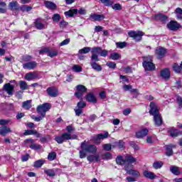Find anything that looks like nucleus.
<instances>
[{"label": "nucleus", "instance_id": "obj_1", "mask_svg": "<svg viewBox=\"0 0 182 182\" xmlns=\"http://www.w3.org/2000/svg\"><path fill=\"white\" fill-rule=\"evenodd\" d=\"M109 53L107 50H103L100 47H94L91 51V61L90 63L91 68L96 72H102V65L97 64L96 62H99V55L102 58H106Z\"/></svg>", "mask_w": 182, "mask_h": 182}, {"label": "nucleus", "instance_id": "obj_2", "mask_svg": "<svg viewBox=\"0 0 182 182\" xmlns=\"http://www.w3.org/2000/svg\"><path fill=\"white\" fill-rule=\"evenodd\" d=\"M149 114L151 116H154V122L155 124L159 127L163 124V119H161V115L160 114V112L159 111V108H157V105L154 102H151L150 103Z\"/></svg>", "mask_w": 182, "mask_h": 182}, {"label": "nucleus", "instance_id": "obj_3", "mask_svg": "<svg viewBox=\"0 0 182 182\" xmlns=\"http://www.w3.org/2000/svg\"><path fill=\"white\" fill-rule=\"evenodd\" d=\"M153 57L151 55H148L143 58L142 65L144 68L145 70H154L156 69V65L153 63L151 60Z\"/></svg>", "mask_w": 182, "mask_h": 182}, {"label": "nucleus", "instance_id": "obj_4", "mask_svg": "<svg viewBox=\"0 0 182 182\" xmlns=\"http://www.w3.org/2000/svg\"><path fill=\"white\" fill-rule=\"evenodd\" d=\"M81 150H85L86 153L90 154H96L97 153V147L93 144H89V142L84 141L81 143Z\"/></svg>", "mask_w": 182, "mask_h": 182}, {"label": "nucleus", "instance_id": "obj_5", "mask_svg": "<svg viewBox=\"0 0 182 182\" xmlns=\"http://www.w3.org/2000/svg\"><path fill=\"white\" fill-rule=\"evenodd\" d=\"M100 2L104 5V6L112 7L114 11H122V7L121 4H114L112 0H100Z\"/></svg>", "mask_w": 182, "mask_h": 182}, {"label": "nucleus", "instance_id": "obj_6", "mask_svg": "<svg viewBox=\"0 0 182 182\" xmlns=\"http://www.w3.org/2000/svg\"><path fill=\"white\" fill-rule=\"evenodd\" d=\"M34 25L36 29H38L39 31H42V29H46L48 28V22H46V20L41 18L36 19Z\"/></svg>", "mask_w": 182, "mask_h": 182}, {"label": "nucleus", "instance_id": "obj_7", "mask_svg": "<svg viewBox=\"0 0 182 182\" xmlns=\"http://www.w3.org/2000/svg\"><path fill=\"white\" fill-rule=\"evenodd\" d=\"M50 109V104L49 103H44L41 105H39L37 107V112L38 114H41V116H43V117H45L46 116V112H48Z\"/></svg>", "mask_w": 182, "mask_h": 182}, {"label": "nucleus", "instance_id": "obj_8", "mask_svg": "<svg viewBox=\"0 0 182 182\" xmlns=\"http://www.w3.org/2000/svg\"><path fill=\"white\" fill-rule=\"evenodd\" d=\"M77 12L80 15H86V10L85 9H80L78 11L77 9H70L69 11H65L64 15L69 18H72L74 15H77Z\"/></svg>", "mask_w": 182, "mask_h": 182}, {"label": "nucleus", "instance_id": "obj_9", "mask_svg": "<svg viewBox=\"0 0 182 182\" xmlns=\"http://www.w3.org/2000/svg\"><path fill=\"white\" fill-rule=\"evenodd\" d=\"M55 140L58 143V144H62L64 141L72 140V135L68 133H63L60 136H55Z\"/></svg>", "mask_w": 182, "mask_h": 182}, {"label": "nucleus", "instance_id": "obj_10", "mask_svg": "<svg viewBox=\"0 0 182 182\" xmlns=\"http://www.w3.org/2000/svg\"><path fill=\"white\" fill-rule=\"evenodd\" d=\"M128 35L130 38H133L136 42H139L141 38H143L144 33H143L142 31H131L128 33Z\"/></svg>", "mask_w": 182, "mask_h": 182}, {"label": "nucleus", "instance_id": "obj_11", "mask_svg": "<svg viewBox=\"0 0 182 182\" xmlns=\"http://www.w3.org/2000/svg\"><path fill=\"white\" fill-rule=\"evenodd\" d=\"M124 170L127 171V174H129V176H132L134 178H139L141 176L140 172L137 170L134 169H130V166L129 167V165H125Z\"/></svg>", "mask_w": 182, "mask_h": 182}, {"label": "nucleus", "instance_id": "obj_12", "mask_svg": "<svg viewBox=\"0 0 182 182\" xmlns=\"http://www.w3.org/2000/svg\"><path fill=\"white\" fill-rule=\"evenodd\" d=\"M107 137H109V132L95 135L92 137V140L95 144H100L101 140H105V139H107Z\"/></svg>", "mask_w": 182, "mask_h": 182}, {"label": "nucleus", "instance_id": "obj_13", "mask_svg": "<svg viewBox=\"0 0 182 182\" xmlns=\"http://www.w3.org/2000/svg\"><path fill=\"white\" fill-rule=\"evenodd\" d=\"M46 92L50 97H57L59 95V90L56 87H49L47 88Z\"/></svg>", "mask_w": 182, "mask_h": 182}, {"label": "nucleus", "instance_id": "obj_14", "mask_svg": "<svg viewBox=\"0 0 182 182\" xmlns=\"http://www.w3.org/2000/svg\"><path fill=\"white\" fill-rule=\"evenodd\" d=\"M25 143H27L30 149H32V150H41L42 149V146L35 144V140L32 139H26Z\"/></svg>", "mask_w": 182, "mask_h": 182}, {"label": "nucleus", "instance_id": "obj_15", "mask_svg": "<svg viewBox=\"0 0 182 182\" xmlns=\"http://www.w3.org/2000/svg\"><path fill=\"white\" fill-rule=\"evenodd\" d=\"M166 26L170 31H178L181 28V25L175 21H171Z\"/></svg>", "mask_w": 182, "mask_h": 182}, {"label": "nucleus", "instance_id": "obj_16", "mask_svg": "<svg viewBox=\"0 0 182 182\" xmlns=\"http://www.w3.org/2000/svg\"><path fill=\"white\" fill-rule=\"evenodd\" d=\"M4 90H5L9 96H12L14 92H15V85H11V83H6L4 85Z\"/></svg>", "mask_w": 182, "mask_h": 182}, {"label": "nucleus", "instance_id": "obj_17", "mask_svg": "<svg viewBox=\"0 0 182 182\" xmlns=\"http://www.w3.org/2000/svg\"><path fill=\"white\" fill-rule=\"evenodd\" d=\"M124 159H125V166H128V167H131V164H133V163H136V161H137L136 158L129 154H127L124 156Z\"/></svg>", "mask_w": 182, "mask_h": 182}, {"label": "nucleus", "instance_id": "obj_18", "mask_svg": "<svg viewBox=\"0 0 182 182\" xmlns=\"http://www.w3.org/2000/svg\"><path fill=\"white\" fill-rule=\"evenodd\" d=\"M36 66H38L36 61H28V63L23 64V68L24 69H28V70H33Z\"/></svg>", "mask_w": 182, "mask_h": 182}, {"label": "nucleus", "instance_id": "obj_19", "mask_svg": "<svg viewBox=\"0 0 182 182\" xmlns=\"http://www.w3.org/2000/svg\"><path fill=\"white\" fill-rule=\"evenodd\" d=\"M147 134H149V129L145 128L136 132V139H143V137H146Z\"/></svg>", "mask_w": 182, "mask_h": 182}, {"label": "nucleus", "instance_id": "obj_20", "mask_svg": "<svg viewBox=\"0 0 182 182\" xmlns=\"http://www.w3.org/2000/svg\"><path fill=\"white\" fill-rule=\"evenodd\" d=\"M166 52L167 51L166 50L165 48H159L158 49L156 50V58L158 59H162V58H164V55H166Z\"/></svg>", "mask_w": 182, "mask_h": 182}, {"label": "nucleus", "instance_id": "obj_21", "mask_svg": "<svg viewBox=\"0 0 182 182\" xmlns=\"http://www.w3.org/2000/svg\"><path fill=\"white\" fill-rule=\"evenodd\" d=\"M9 8L11 11H19L21 6L17 1H11L9 4Z\"/></svg>", "mask_w": 182, "mask_h": 182}, {"label": "nucleus", "instance_id": "obj_22", "mask_svg": "<svg viewBox=\"0 0 182 182\" xmlns=\"http://www.w3.org/2000/svg\"><path fill=\"white\" fill-rule=\"evenodd\" d=\"M143 175L146 177V178H149V180H154V178H157V176H156L154 173L149 171H144Z\"/></svg>", "mask_w": 182, "mask_h": 182}, {"label": "nucleus", "instance_id": "obj_23", "mask_svg": "<svg viewBox=\"0 0 182 182\" xmlns=\"http://www.w3.org/2000/svg\"><path fill=\"white\" fill-rule=\"evenodd\" d=\"M85 99L87 102H90V103H96L97 100L93 93L90 92L85 96Z\"/></svg>", "mask_w": 182, "mask_h": 182}, {"label": "nucleus", "instance_id": "obj_24", "mask_svg": "<svg viewBox=\"0 0 182 182\" xmlns=\"http://www.w3.org/2000/svg\"><path fill=\"white\" fill-rule=\"evenodd\" d=\"M161 76L163 79H170L171 73L168 68H164L161 71Z\"/></svg>", "mask_w": 182, "mask_h": 182}, {"label": "nucleus", "instance_id": "obj_25", "mask_svg": "<svg viewBox=\"0 0 182 182\" xmlns=\"http://www.w3.org/2000/svg\"><path fill=\"white\" fill-rule=\"evenodd\" d=\"M44 4L46 6V8H47L48 9H51L52 11H54L57 8L56 4L50 1H45Z\"/></svg>", "mask_w": 182, "mask_h": 182}, {"label": "nucleus", "instance_id": "obj_26", "mask_svg": "<svg viewBox=\"0 0 182 182\" xmlns=\"http://www.w3.org/2000/svg\"><path fill=\"white\" fill-rule=\"evenodd\" d=\"M90 18L92 19V21H97L100 22L102 19H105V15L102 14H92L90 16Z\"/></svg>", "mask_w": 182, "mask_h": 182}, {"label": "nucleus", "instance_id": "obj_27", "mask_svg": "<svg viewBox=\"0 0 182 182\" xmlns=\"http://www.w3.org/2000/svg\"><path fill=\"white\" fill-rule=\"evenodd\" d=\"M155 19L156 21H161V22L166 23L167 19H168V17L164 14H159L155 15Z\"/></svg>", "mask_w": 182, "mask_h": 182}, {"label": "nucleus", "instance_id": "obj_28", "mask_svg": "<svg viewBox=\"0 0 182 182\" xmlns=\"http://www.w3.org/2000/svg\"><path fill=\"white\" fill-rule=\"evenodd\" d=\"M11 128L6 127V126H3L0 127V134L1 136H6L8 133H11Z\"/></svg>", "mask_w": 182, "mask_h": 182}, {"label": "nucleus", "instance_id": "obj_29", "mask_svg": "<svg viewBox=\"0 0 182 182\" xmlns=\"http://www.w3.org/2000/svg\"><path fill=\"white\" fill-rule=\"evenodd\" d=\"M100 156L99 154H96V155H89L88 156H87V161H90V163H92L93 161H100Z\"/></svg>", "mask_w": 182, "mask_h": 182}, {"label": "nucleus", "instance_id": "obj_30", "mask_svg": "<svg viewBox=\"0 0 182 182\" xmlns=\"http://www.w3.org/2000/svg\"><path fill=\"white\" fill-rule=\"evenodd\" d=\"M116 162L119 166H124V167H126V160L125 158H123V156H118L116 159Z\"/></svg>", "mask_w": 182, "mask_h": 182}, {"label": "nucleus", "instance_id": "obj_31", "mask_svg": "<svg viewBox=\"0 0 182 182\" xmlns=\"http://www.w3.org/2000/svg\"><path fill=\"white\" fill-rule=\"evenodd\" d=\"M170 171L172 173V174H174V176H180V168L178 166H172L170 167Z\"/></svg>", "mask_w": 182, "mask_h": 182}, {"label": "nucleus", "instance_id": "obj_32", "mask_svg": "<svg viewBox=\"0 0 182 182\" xmlns=\"http://www.w3.org/2000/svg\"><path fill=\"white\" fill-rule=\"evenodd\" d=\"M22 107L25 110H29L32 107V100H27L22 102Z\"/></svg>", "mask_w": 182, "mask_h": 182}, {"label": "nucleus", "instance_id": "obj_33", "mask_svg": "<svg viewBox=\"0 0 182 182\" xmlns=\"http://www.w3.org/2000/svg\"><path fill=\"white\" fill-rule=\"evenodd\" d=\"M18 84L21 90H29V85H28L26 81L21 80Z\"/></svg>", "mask_w": 182, "mask_h": 182}, {"label": "nucleus", "instance_id": "obj_34", "mask_svg": "<svg viewBox=\"0 0 182 182\" xmlns=\"http://www.w3.org/2000/svg\"><path fill=\"white\" fill-rule=\"evenodd\" d=\"M173 147H176V146L173 144H169L166 146V156H173Z\"/></svg>", "mask_w": 182, "mask_h": 182}, {"label": "nucleus", "instance_id": "obj_35", "mask_svg": "<svg viewBox=\"0 0 182 182\" xmlns=\"http://www.w3.org/2000/svg\"><path fill=\"white\" fill-rule=\"evenodd\" d=\"M25 79L26 80H28V82H30V80H33V79H36V74L33 73H28L26 74Z\"/></svg>", "mask_w": 182, "mask_h": 182}, {"label": "nucleus", "instance_id": "obj_36", "mask_svg": "<svg viewBox=\"0 0 182 182\" xmlns=\"http://www.w3.org/2000/svg\"><path fill=\"white\" fill-rule=\"evenodd\" d=\"M164 164V163H163V161H156L154 162L153 167L156 170H159V168H161L163 167Z\"/></svg>", "mask_w": 182, "mask_h": 182}, {"label": "nucleus", "instance_id": "obj_37", "mask_svg": "<svg viewBox=\"0 0 182 182\" xmlns=\"http://www.w3.org/2000/svg\"><path fill=\"white\" fill-rule=\"evenodd\" d=\"M32 134L37 135V137H39V134H38V132L35 129L26 130L24 132V136H31Z\"/></svg>", "mask_w": 182, "mask_h": 182}, {"label": "nucleus", "instance_id": "obj_38", "mask_svg": "<svg viewBox=\"0 0 182 182\" xmlns=\"http://www.w3.org/2000/svg\"><path fill=\"white\" fill-rule=\"evenodd\" d=\"M44 173L48 176V177H55L56 176L54 169H45Z\"/></svg>", "mask_w": 182, "mask_h": 182}, {"label": "nucleus", "instance_id": "obj_39", "mask_svg": "<svg viewBox=\"0 0 182 182\" xmlns=\"http://www.w3.org/2000/svg\"><path fill=\"white\" fill-rule=\"evenodd\" d=\"M43 164H45V161L40 159L34 162L33 167H35V168H39L43 166Z\"/></svg>", "mask_w": 182, "mask_h": 182}, {"label": "nucleus", "instance_id": "obj_40", "mask_svg": "<svg viewBox=\"0 0 182 182\" xmlns=\"http://www.w3.org/2000/svg\"><path fill=\"white\" fill-rule=\"evenodd\" d=\"M175 14L176 15V18L181 20L182 19V9L180 7H178L176 10H175Z\"/></svg>", "mask_w": 182, "mask_h": 182}, {"label": "nucleus", "instance_id": "obj_41", "mask_svg": "<svg viewBox=\"0 0 182 182\" xmlns=\"http://www.w3.org/2000/svg\"><path fill=\"white\" fill-rule=\"evenodd\" d=\"M92 52V48L90 47H84L83 48L79 50L78 53L81 55L89 53V52Z\"/></svg>", "mask_w": 182, "mask_h": 182}, {"label": "nucleus", "instance_id": "obj_42", "mask_svg": "<svg viewBox=\"0 0 182 182\" xmlns=\"http://www.w3.org/2000/svg\"><path fill=\"white\" fill-rule=\"evenodd\" d=\"M77 92H80L82 93H86L87 92V88L85 85H79L76 87Z\"/></svg>", "mask_w": 182, "mask_h": 182}, {"label": "nucleus", "instance_id": "obj_43", "mask_svg": "<svg viewBox=\"0 0 182 182\" xmlns=\"http://www.w3.org/2000/svg\"><path fill=\"white\" fill-rule=\"evenodd\" d=\"M180 134H182V132H178L177 129H172L170 132V136L171 137H177V136H180Z\"/></svg>", "mask_w": 182, "mask_h": 182}, {"label": "nucleus", "instance_id": "obj_44", "mask_svg": "<svg viewBox=\"0 0 182 182\" xmlns=\"http://www.w3.org/2000/svg\"><path fill=\"white\" fill-rule=\"evenodd\" d=\"M56 159V152L55 151H52L50 152L48 155V160H49V161H53V160Z\"/></svg>", "mask_w": 182, "mask_h": 182}, {"label": "nucleus", "instance_id": "obj_45", "mask_svg": "<svg viewBox=\"0 0 182 182\" xmlns=\"http://www.w3.org/2000/svg\"><path fill=\"white\" fill-rule=\"evenodd\" d=\"M58 53H59L58 50H52L50 48L48 56L49 58H55V56H58Z\"/></svg>", "mask_w": 182, "mask_h": 182}, {"label": "nucleus", "instance_id": "obj_46", "mask_svg": "<svg viewBox=\"0 0 182 182\" xmlns=\"http://www.w3.org/2000/svg\"><path fill=\"white\" fill-rule=\"evenodd\" d=\"M117 48H119V49H123L127 46V42H117L115 43Z\"/></svg>", "mask_w": 182, "mask_h": 182}, {"label": "nucleus", "instance_id": "obj_47", "mask_svg": "<svg viewBox=\"0 0 182 182\" xmlns=\"http://www.w3.org/2000/svg\"><path fill=\"white\" fill-rule=\"evenodd\" d=\"M110 59L112 60H119V59H120V54L117 53H112L110 55Z\"/></svg>", "mask_w": 182, "mask_h": 182}, {"label": "nucleus", "instance_id": "obj_48", "mask_svg": "<svg viewBox=\"0 0 182 182\" xmlns=\"http://www.w3.org/2000/svg\"><path fill=\"white\" fill-rule=\"evenodd\" d=\"M20 9L21 11H22V12H29V11H31L32 7L26 5H23L20 7Z\"/></svg>", "mask_w": 182, "mask_h": 182}, {"label": "nucleus", "instance_id": "obj_49", "mask_svg": "<svg viewBox=\"0 0 182 182\" xmlns=\"http://www.w3.org/2000/svg\"><path fill=\"white\" fill-rule=\"evenodd\" d=\"M21 60L23 62H31V60H32V56L29 55H23L21 57Z\"/></svg>", "mask_w": 182, "mask_h": 182}, {"label": "nucleus", "instance_id": "obj_50", "mask_svg": "<svg viewBox=\"0 0 182 182\" xmlns=\"http://www.w3.org/2000/svg\"><path fill=\"white\" fill-rule=\"evenodd\" d=\"M112 157L113 156H112V154H110V152H107L102 155V159L104 160H112Z\"/></svg>", "mask_w": 182, "mask_h": 182}, {"label": "nucleus", "instance_id": "obj_51", "mask_svg": "<svg viewBox=\"0 0 182 182\" xmlns=\"http://www.w3.org/2000/svg\"><path fill=\"white\" fill-rule=\"evenodd\" d=\"M50 50V48H42L41 50H40L39 51V54L40 55H45V53L47 54V56H48L49 55V50Z\"/></svg>", "mask_w": 182, "mask_h": 182}, {"label": "nucleus", "instance_id": "obj_52", "mask_svg": "<svg viewBox=\"0 0 182 182\" xmlns=\"http://www.w3.org/2000/svg\"><path fill=\"white\" fill-rule=\"evenodd\" d=\"M114 146L118 147V149H123L124 147V142L123 141L114 142Z\"/></svg>", "mask_w": 182, "mask_h": 182}, {"label": "nucleus", "instance_id": "obj_53", "mask_svg": "<svg viewBox=\"0 0 182 182\" xmlns=\"http://www.w3.org/2000/svg\"><path fill=\"white\" fill-rule=\"evenodd\" d=\"M173 69L176 73H180V72H181V67L178 65V64L175 63L173 66Z\"/></svg>", "mask_w": 182, "mask_h": 182}, {"label": "nucleus", "instance_id": "obj_54", "mask_svg": "<svg viewBox=\"0 0 182 182\" xmlns=\"http://www.w3.org/2000/svg\"><path fill=\"white\" fill-rule=\"evenodd\" d=\"M53 22H59L60 21V15L59 14H55L53 16Z\"/></svg>", "mask_w": 182, "mask_h": 182}, {"label": "nucleus", "instance_id": "obj_55", "mask_svg": "<svg viewBox=\"0 0 182 182\" xmlns=\"http://www.w3.org/2000/svg\"><path fill=\"white\" fill-rule=\"evenodd\" d=\"M102 149L106 151H110L112 150V144H105L102 145Z\"/></svg>", "mask_w": 182, "mask_h": 182}, {"label": "nucleus", "instance_id": "obj_56", "mask_svg": "<svg viewBox=\"0 0 182 182\" xmlns=\"http://www.w3.org/2000/svg\"><path fill=\"white\" fill-rule=\"evenodd\" d=\"M106 65L110 69H116V64L114 62L108 61Z\"/></svg>", "mask_w": 182, "mask_h": 182}, {"label": "nucleus", "instance_id": "obj_57", "mask_svg": "<svg viewBox=\"0 0 182 182\" xmlns=\"http://www.w3.org/2000/svg\"><path fill=\"white\" fill-rule=\"evenodd\" d=\"M77 107H78V109H83L86 107V102L80 101L77 104Z\"/></svg>", "mask_w": 182, "mask_h": 182}, {"label": "nucleus", "instance_id": "obj_58", "mask_svg": "<svg viewBox=\"0 0 182 182\" xmlns=\"http://www.w3.org/2000/svg\"><path fill=\"white\" fill-rule=\"evenodd\" d=\"M70 43V38H66L60 43V46H65V45H69Z\"/></svg>", "mask_w": 182, "mask_h": 182}, {"label": "nucleus", "instance_id": "obj_59", "mask_svg": "<svg viewBox=\"0 0 182 182\" xmlns=\"http://www.w3.org/2000/svg\"><path fill=\"white\" fill-rule=\"evenodd\" d=\"M73 70H74V72H77V73L82 72V67H80L77 65H75L73 67Z\"/></svg>", "mask_w": 182, "mask_h": 182}, {"label": "nucleus", "instance_id": "obj_60", "mask_svg": "<svg viewBox=\"0 0 182 182\" xmlns=\"http://www.w3.org/2000/svg\"><path fill=\"white\" fill-rule=\"evenodd\" d=\"M11 122L9 119H0V125L1 126H6Z\"/></svg>", "mask_w": 182, "mask_h": 182}, {"label": "nucleus", "instance_id": "obj_61", "mask_svg": "<svg viewBox=\"0 0 182 182\" xmlns=\"http://www.w3.org/2000/svg\"><path fill=\"white\" fill-rule=\"evenodd\" d=\"M85 92H80V91H77L75 93V96H76V97L77 99H82V97H83V95H84Z\"/></svg>", "mask_w": 182, "mask_h": 182}, {"label": "nucleus", "instance_id": "obj_62", "mask_svg": "<svg viewBox=\"0 0 182 182\" xmlns=\"http://www.w3.org/2000/svg\"><path fill=\"white\" fill-rule=\"evenodd\" d=\"M176 100H177V103L179 106V109H181L182 108V98H181V97L178 96L176 97Z\"/></svg>", "mask_w": 182, "mask_h": 182}, {"label": "nucleus", "instance_id": "obj_63", "mask_svg": "<svg viewBox=\"0 0 182 182\" xmlns=\"http://www.w3.org/2000/svg\"><path fill=\"white\" fill-rule=\"evenodd\" d=\"M137 179L133 176H128L126 178V182H134L136 181Z\"/></svg>", "mask_w": 182, "mask_h": 182}, {"label": "nucleus", "instance_id": "obj_64", "mask_svg": "<svg viewBox=\"0 0 182 182\" xmlns=\"http://www.w3.org/2000/svg\"><path fill=\"white\" fill-rule=\"evenodd\" d=\"M86 157V151L83 149L80 151V159H85Z\"/></svg>", "mask_w": 182, "mask_h": 182}]
</instances>
